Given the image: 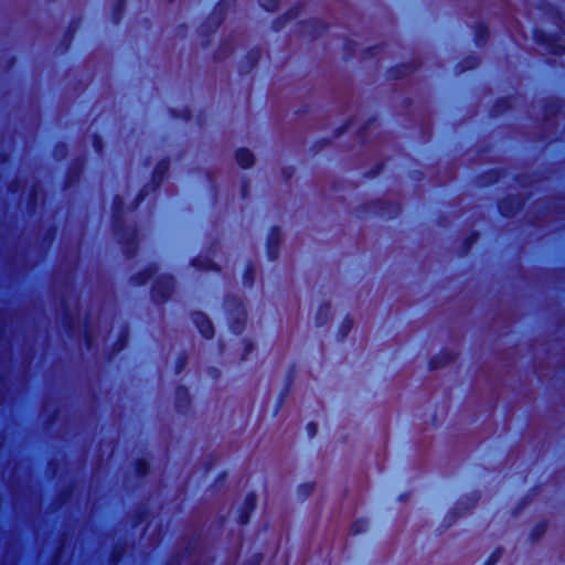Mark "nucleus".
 <instances>
[{
  "label": "nucleus",
  "instance_id": "nucleus-1",
  "mask_svg": "<svg viewBox=\"0 0 565 565\" xmlns=\"http://www.w3.org/2000/svg\"><path fill=\"white\" fill-rule=\"evenodd\" d=\"M192 319L203 337L211 338L213 335L214 329L212 322L204 313L194 312Z\"/></svg>",
  "mask_w": 565,
  "mask_h": 565
},
{
  "label": "nucleus",
  "instance_id": "nucleus-2",
  "mask_svg": "<svg viewBox=\"0 0 565 565\" xmlns=\"http://www.w3.org/2000/svg\"><path fill=\"white\" fill-rule=\"evenodd\" d=\"M172 279L164 277L162 280H160L153 288V297L156 299H163L167 297V295L172 289Z\"/></svg>",
  "mask_w": 565,
  "mask_h": 565
},
{
  "label": "nucleus",
  "instance_id": "nucleus-3",
  "mask_svg": "<svg viewBox=\"0 0 565 565\" xmlns=\"http://www.w3.org/2000/svg\"><path fill=\"white\" fill-rule=\"evenodd\" d=\"M256 505V497L254 493H248L244 500V511L238 518V522L241 524H245L248 522L249 512L254 510Z\"/></svg>",
  "mask_w": 565,
  "mask_h": 565
},
{
  "label": "nucleus",
  "instance_id": "nucleus-4",
  "mask_svg": "<svg viewBox=\"0 0 565 565\" xmlns=\"http://www.w3.org/2000/svg\"><path fill=\"white\" fill-rule=\"evenodd\" d=\"M235 157L237 163L244 169L252 167L254 163V156L247 149H238Z\"/></svg>",
  "mask_w": 565,
  "mask_h": 565
},
{
  "label": "nucleus",
  "instance_id": "nucleus-5",
  "mask_svg": "<svg viewBox=\"0 0 565 565\" xmlns=\"http://www.w3.org/2000/svg\"><path fill=\"white\" fill-rule=\"evenodd\" d=\"M259 4L267 11H274L278 7V0H259Z\"/></svg>",
  "mask_w": 565,
  "mask_h": 565
},
{
  "label": "nucleus",
  "instance_id": "nucleus-6",
  "mask_svg": "<svg viewBox=\"0 0 565 565\" xmlns=\"http://www.w3.org/2000/svg\"><path fill=\"white\" fill-rule=\"evenodd\" d=\"M193 265L202 267L204 269H211L213 267L212 262L207 258H205L204 260H201L200 258H198L193 262Z\"/></svg>",
  "mask_w": 565,
  "mask_h": 565
},
{
  "label": "nucleus",
  "instance_id": "nucleus-7",
  "mask_svg": "<svg viewBox=\"0 0 565 565\" xmlns=\"http://www.w3.org/2000/svg\"><path fill=\"white\" fill-rule=\"evenodd\" d=\"M500 210H501V212H502L504 215H510V214H512V210H510V209H509V206H508V202H502V203L500 204Z\"/></svg>",
  "mask_w": 565,
  "mask_h": 565
},
{
  "label": "nucleus",
  "instance_id": "nucleus-8",
  "mask_svg": "<svg viewBox=\"0 0 565 565\" xmlns=\"http://www.w3.org/2000/svg\"><path fill=\"white\" fill-rule=\"evenodd\" d=\"M138 471L140 473H146L147 472V463L145 461L138 462Z\"/></svg>",
  "mask_w": 565,
  "mask_h": 565
},
{
  "label": "nucleus",
  "instance_id": "nucleus-9",
  "mask_svg": "<svg viewBox=\"0 0 565 565\" xmlns=\"http://www.w3.org/2000/svg\"><path fill=\"white\" fill-rule=\"evenodd\" d=\"M166 168H167V167H166L164 164H161V163H160V164L157 167V170H156V172H154V175L157 177V175H159V174L163 173V171H164V169H166Z\"/></svg>",
  "mask_w": 565,
  "mask_h": 565
},
{
  "label": "nucleus",
  "instance_id": "nucleus-10",
  "mask_svg": "<svg viewBox=\"0 0 565 565\" xmlns=\"http://www.w3.org/2000/svg\"><path fill=\"white\" fill-rule=\"evenodd\" d=\"M308 430H309V435L310 436H313L316 434V425L310 423L308 426H307Z\"/></svg>",
  "mask_w": 565,
  "mask_h": 565
},
{
  "label": "nucleus",
  "instance_id": "nucleus-11",
  "mask_svg": "<svg viewBox=\"0 0 565 565\" xmlns=\"http://www.w3.org/2000/svg\"><path fill=\"white\" fill-rule=\"evenodd\" d=\"M353 531H354L355 533L361 532V531H362V525L360 526V523H359V522L354 523V524H353Z\"/></svg>",
  "mask_w": 565,
  "mask_h": 565
},
{
  "label": "nucleus",
  "instance_id": "nucleus-12",
  "mask_svg": "<svg viewBox=\"0 0 565 565\" xmlns=\"http://www.w3.org/2000/svg\"><path fill=\"white\" fill-rule=\"evenodd\" d=\"M351 324H352V321H351V320H347V321H344V323H343V328H347V330H349V329H350V327H351Z\"/></svg>",
  "mask_w": 565,
  "mask_h": 565
},
{
  "label": "nucleus",
  "instance_id": "nucleus-13",
  "mask_svg": "<svg viewBox=\"0 0 565 565\" xmlns=\"http://www.w3.org/2000/svg\"><path fill=\"white\" fill-rule=\"evenodd\" d=\"M253 349V345L250 343L246 344V351H250Z\"/></svg>",
  "mask_w": 565,
  "mask_h": 565
},
{
  "label": "nucleus",
  "instance_id": "nucleus-14",
  "mask_svg": "<svg viewBox=\"0 0 565 565\" xmlns=\"http://www.w3.org/2000/svg\"><path fill=\"white\" fill-rule=\"evenodd\" d=\"M497 558H498V556L495 554H492V556H491L492 563H494Z\"/></svg>",
  "mask_w": 565,
  "mask_h": 565
}]
</instances>
